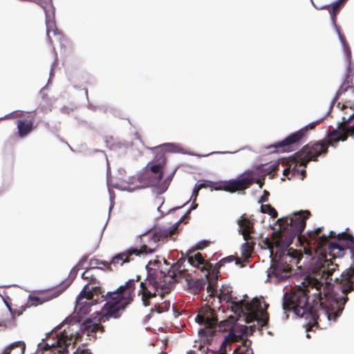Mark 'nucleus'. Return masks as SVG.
Segmentation results:
<instances>
[{
  "label": "nucleus",
  "instance_id": "f257e3e1",
  "mask_svg": "<svg viewBox=\"0 0 354 354\" xmlns=\"http://www.w3.org/2000/svg\"><path fill=\"white\" fill-rule=\"evenodd\" d=\"M185 259H179L173 264L169 270L158 271L156 269H149L147 277L142 279L141 275H136V279H129L125 285L120 286L115 291L107 292L105 296L107 302L103 306L101 311L96 312L99 323H95L91 319L84 321L79 328V320L73 317H67L64 322L57 326L52 335L55 333L57 337L55 343H39L38 349L41 351H50V354H68V347L75 344L82 337V334L95 337L100 332H104V327L100 322H106L110 318H118L126 306L133 300L132 295L135 290V281H140V288L138 290L142 304L145 306L151 305V300L158 295L162 298L165 294L170 292L176 280V277L180 275L185 269L183 268ZM73 354H92L89 349L84 346H79Z\"/></svg>",
  "mask_w": 354,
  "mask_h": 354
},
{
  "label": "nucleus",
  "instance_id": "f03ea898",
  "mask_svg": "<svg viewBox=\"0 0 354 354\" xmlns=\"http://www.w3.org/2000/svg\"><path fill=\"white\" fill-rule=\"evenodd\" d=\"M311 213L308 210H301L294 213L290 217L279 218V230L277 243L284 247H289L293 239L297 237L304 253L309 256L314 252L318 256V262L323 275L326 279H332L330 277L338 267L333 260L343 257L348 248L345 242H340L335 232L330 231L328 236H320L324 227L308 232L306 235L301 232L306 227V220Z\"/></svg>",
  "mask_w": 354,
  "mask_h": 354
},
{
  "label": "nucleus",
  "instance_id": "7ed1b4c3",
  "mask_svg": "<svg viewBox=\"0 0 354 354\" xmlns=\"http://www.w3.org/2000/svg\"><path fill=\"white\" fill-rule=\"evenodd\" d=\"M303 288L286 292L283 297V308L292 312L296 316L304 318L306 332L324 327L322 322L335 321L342 313L347 297L343 304H339L328 292L321 291L322 282L313 277H306L302 282Z\"/></svg>",
  "mask_w": 354,
  "mask_h": 354
},
{
  "label": "nucleus",
  "instance_id": "20e7f679",
  "mask_svg": "<svg viewBox=\"0 0 354 354\" xmlns=\"http://www.w3.org/2000/svg\"><path fill=\"white\" fill-rule=\"evenodd\" d=\"M348 136H354V113L347 118L342 117L337 129L329 131L326 138L315 142H310L295 153L293 158L299 162V166L306 167L310 161H316L318 156L326 154L329 146L339 141L346 140Z\"/></svg>",
  "mask_w": 354,
  "mask_h": 354
},
{
  "label": "nucleus",
  "instance_id": "39448f33",
  "mask_svg": "<svg viewBox=\"0 0 354 354\" xmlns=\"http://www.w3.org/2000/svg\"><path fill=\"white\" fill-rule=\"evenodd\" d=\"M178 223L169 226L155 227L141 234L140 248H131L116 254L108 263V268L112 270L111 266L116 268L124 263H129L133 260V256L140 257L154 253L158 250L159 243L166 242L169 237L178 232Z\"/></svg>",
  "mask_w": 354,
  "mask_h": 354
},
{
  "label": "nucleus",
  "instance_id": "423d86ee",
  "mask_svg": "<svg viewBox=\"0 0 354 354\" xmlns=\"http://www.w3.org/2000/svg\"><path fill=\"white\" fill-rule=\"evenodd\" d=\"M175 145L171 143H165L155 147L151 150L155 153L153 160L147 165L146 170L131 179V185L129 189L133 190L149 186H157L163 176V170L166 165V152H174Z\"/></svg>",
  "mask_w": 354,
  "mask_h": 354
},
{
  "label": "nucleus",
  "instance_id": "0eeeda50",
  "mask_svg": "<svg viewBox=\"0 0 354 354\" xmlns=\"http://www.w3.org/2000/svg\"><path fill=\"white\" fill-rule=\"evenodd\" d=\"M218 296L220 301L228 304L231 310L236 315L244 317L245 322L250 324L257 321L260 327L267 325L269 321V315L266 310H263L259 299H254L250 302L245 300L236 301V297H232L231 290H221Z\"/></svg>",
  "mask_w": 354,
  "mask_h": 354
},
{
  "label": "nucleus",
  "instance_id": "6e6552de",
  "mask_svg": "<svg viewBox=\"0 0 354 354\" xmlns=\"http://www.w3.org/2000/svg\"><path fill=\"white\" fill-rule=\"evenodd\" d=\"M302 257L301 251L292 248L282 252L278 259L272 263V274L280 279L288 278L294 266L300 267L298 264Z\"/></svg>",
  "mask_w": 354,
  "mask_h": 354
},
{
  "label": "nucleus",
  "instance_id": "1a4fd4ad",
  "mask_svg": "<svg viewBox=\"0 0 354 354\" xmlns=\"http://www.w3.org/2000/svg\"><path fill=\"white\" fill-rule=\"evenodd\" d=\"M187 261L193 267L200 270L205 277V281L208 285L207 290L210 296H214L216 290V283L218 274L213 273L212 264L205 259L202 254L190 251L187 254Z\"/></svg>",
  "mask_w": 354,
  "mask_h": 354
},
{
  "label": "nucleus",
  "instance_id": "9d476101",
  "mask_svg": "<svg viewBox=\"0 0 354 354\" xmlns=\"http://www.w3.org/2000/svg\"><path fill=\"white\" fill-rule=\"evenodd\" d=\"M337 239L340 242H345L346 247L350 250L351 258L353 262V266H351L348 269L346 270L341 274V281H345L342 288V291L344 295L343 297H337L333 292H330L329 288L326 286H325V292H328L330 295H332L334 298L337 299L339 304H343L344 297H346L348 298L347 294L353 290V281L351 279L354 275V237L352 234L346 232H343L338 235Z\"/></svg>",
  "mask_w": 354,
  "mask_h": 354
},
{
  "label": "nucleus",
  "instance_id": "9b49d317",
  "mask_svg": "<svg viewBox=\"0 0 354 354\" xmlns=\"http://www.w3.org/2000/svg\"><path fill=\"white\" fill-rule=\"evenodd\" d=\"M104 298L103 292L100 286L92 287L91 289L86 284L79 294L75 305V312L79 317L87 315L91 307L98 302L99 297Z\"/></svg>",
  "mask_w": 354,
  "mask_h": 354
},
{
  "label": "nucleus",
  "instance_id": "f8f14e48",
  "mask_svg": "<svg viewBox=\"0 0 354 354\" xmlns=\"http://www.w3.org/2000/svg\"><path fill=\"white\" fill-rule=\"evenodd\" d=\"M325 118L317 120L301 128L297 131L290 134L284 140L270 146L268 148H275L277 151L289 152L296 150L301 140L307 137L308 129H314L317 125L324 120Z\"/></svg>",
  "mask_w": 354,
  "mask_h": 354
},
{
  "label": "nucleus",
  "instance_id": "ddd939ff",
  "mask_svg": "<svg viewBox=\"0 0 354 354\" xmlns=\"http://www.w3.org/2000/svg\"><path fill=\"white\" fill-rule=\"evenodd\" d=\"M254 183L252 178L240 177L238 179L230 180L222 183V185L216 188V189H223L228 192H235L236 191H242L250 187Z\"/></svg>",
  "mask_w": 354,
  "mask_h": 354
},
{
  "label": "nucleus",
  "instance_id": "4468645a",
  "mask_svg": "<svg viewBox=\"0 0 354 354\" xmlns=\"http://www.w3.org/2000/svg\"><path fill=\"white\" fill-rule=\"evenodd\" d=\"M197 323L204 325L205 328L212 329L217 324L218 319L214 311L209 307L202 308L196 317Z\"/></svg>",
  "mask_w": 354,
  "mask_h": 354
},
{
  "label": "nucleus",
  "instance_id": "2eb2a0df",
  "mask_svg": "<svg viewBox=\"0 0 354 354\" xmlns=\"http://www.w3.org/2000/svg\"><path fill=\"white\" fill-rule=\"evenodd\" d=\"M46 35L50 45L54 48V41L58 42L61 46L65 45L66 41L62 32L56 27L55 20L48 21L46 23Z\"/></svg>",
  "mask_w": 354,
  "mask_h": 354
},
{
  "label": "nucleus",
  "instance_id": "dca6fc26",
  "mask_svg": "<svg viewBox=\"0 0 354 354\" xmlns=\"http://www.w3.org/2000/svg\"><path fill=\"white\" fill-rule=\"evenodd\" d=\"M16 124L18 129L17 134L19 138L27 136L34 129L33 119L30 117L18 120Z\"/></svg>",
  "mask_w": 354,
  "mask_h": 354
},
{
  "label": "nucleus",
  "instance_id": "f3484780",
  "mask_svg": "<svg viewBox=\"0 0 354 354\" xmlns=\"http://www.w3.org/2000/svg\"><path fill=\"white\" fill-rule=\"evenodd\" d=\"M239 232L243 235L244 240L251 239V234L254 232V223L248 217L242 216L238 221Z\"/></svg>",
  "mask_w": 354,
  "mask_h": 354
},
{
  "label": "nucleus",
  "instance_id": "a211bd4d",
  "mask_svg": "<svg viewBox=\"0 0 354 354\" xmlns=\"http://www.w3.org/2000/svg\"><path fill=\"white\" fill-rule=\"evenodd\" d=\"M33 1L44 9L46 15V23L55 19V8L53 0H33Z\"/></svg>",
  "mask_w": 354,
  "mask_h": 354
},
{
  "label": "nucleus",
  "instance_id": "6ab92c4d",
  "mask_svg": "<svg viewBox=\"0 0 354 354\" xmlns=\"http://www.w3.org/2000/svg\"><path fill=\"white\" fill-rule=\"evenodd\" d=\"M347 0H338L332 5H327L323 7L324 9H327L330 14L333 23L336 26L337 15L344 6Z\"/></svg>",
  "mask_w": 354,
  "mask_h": 354
},
{
  "label": "nucleus",
  "instance_id": "aec40b11",
  "mask_svg": "<svg viewBox=\"0 0 354 354\" xmlns=\"http://www.w3.org/2000/svg\"><path fill=\"white\" fill-rule=\"evenodd\" d=\"M235 261L236 264L239 265L241 263V259L234 255H230L221 259L214 266H212L213 273L215 274H219V269L224 266L226 263H231Z\"/></svg>",
  "mask_w": 354,
  "mask_h": 354
},
{
  "label": "nucleus",
  "instance_id": "412c9836",
  "mask_svg": "<svg viewBox=\"0 0 354 354\" xmlns=\"http://www.w3.org/2000/svg\"><path fill=\"white\" fill-rule=\"evenodd\" d=\"M353 77L346 76V78L341 86L338 89L336 93V95L333 99V103L335 104L336 101L339 99V97L347 91L348 88H351L353 86Z\"/></svg>",
  "mask_w": 354,
  "mask_h": 354
},
{
  "label": "nucleus",
  "instance_id": "4be33fe9",
  "mask_svg": "<svg viewBox=\"0 0 354 354\" xmlns=\"http://www.w3.org/2000/svg\"><path fill=\"white\" fill-rule=\"evenodd\" d=\"M237 340L236 335L232 332H230L227 337L223 341L219 350L218 351V354H225L227 353V348L228 346L232 342H235Z\"/></svg>",
  "mask_w": 354,
  "mask_h": 354
},
{
  "label": "nucleus",
  "instance_id": "5701e85b",
  "mask_svg": "<svg viewBox=\"0 0 354 354\" xmlns=\"http://www.w3.org/2000/svg\"><path fill=\"white\" fill-rule=\"evenodd\" d=\"M95 272H96L93 271L92 268H86L85 271L82 274V279L88 281L86 284H88V287L90 284H99Z\"/></svg>",
  "mask_w": 354,
  "mask_h": 354
},
{
  "label": "nucleus",
  "instance_id": "b1692460",
  "mask_svg": "<svg viewBox=\"0 0 354 354\" xmlns=\"http://www.w3.org/2000/svg\"><path fill=\"white\" fill-rule=\"evenodd\" d=\"M206 281L203 279L196 280L192 279L188 281L189 289L192 290L194 292H199L201 290H203Z\"/></svg>",
  "mask_w": 354,
  "mask_h": 354
},
{
  "label": "nucleus",
  "instance_id": "393cba45",
  "mask_svg": "<svg viewBox=\"0 0 354 354\" xmlns=\"http://www.w3.org/2000/svg\"><path fill=\"white\" fill-rule=\"evenodd\" d=\"M252 342L245 340L241 346L234 351L233 354H254L251 348Z\"/></svg>",
  "mask_w": 354,
  "mask_h": 354
},
{
  "label": "nucleus",
  "instance_id": "a878e982",
  "mask_svg": "<svg viewBox=\"0 0 354 354\" xmlns=\"http://www.w3.org/2000/svg\"><path fill=\"white\" fill-rule=\"evenodd\" d=\"M254 249V243L246 241L242 245L241 247V254L244 257V259H247L250 257L251 253L252 252Z\"/></svg>",
  "mask_w": 354,
  "mask_h": 354
},
{
  "label": "nucleus",
  "instance_id": "bb28decb",
  "mask_svg": "<svg viewBox=\"0 0 354 354\" xmlns=\"http://www.w3.org/2000/svg\"><path fill=\"white\" fill-rule=\"evenodd\" d=\"M261 212L263 214H269L273 218L278 216L277 210L270 204H262L261 205Z\"/></svg>",
  "mask_w": 354,
  "mask_h": 354
},
{
  "label": "nucleus",
  "instance_id": "cd10ccee",
  "mask_svg": "<svg viewBox=\"0 0 354 354\" xmlns=\"http://www.w3.org/2000/svg\"><path fill=\"white\" fill-rule=\"evenodd\" d=\"M25 346H26L24 342H15L10 344L8 346H7L1 354H10L12 350L16 348H19L22 351H24L25 350Z\"/></svg>",
  "mask_w": 354,
  "mask_h": 354
},
{
  "label": "nucleus",
  "instance_id": "c85d7f7f",
  "mask_svg": "<svg viewBox=\"0 0 354 354\" xmlns=\"http://www.w3.org/2000/svg\"><path fill=\"white\" fill-rule=\"evenodd\" d=\"M103 267L108 268V262L100 261L96 259H91L90 260L88 268H92L93 271L97 272V269L102 268Z\"/></svg>",
  "mask_w": 354,
  "mask_h": 354
},
{
  "label": "nucleus",
  "instance_id": "c756f323",
  "mask_svg": "<svg viewBox=\"0 0 354 354\" xmlns=\"http://www.w3.org/2000/svg\"><path fill=\"white\" fill-rule=\"evenodd\" d=\"M69 286V284H66L65 283H62L59 286L56 288L55 290H52L50 291L51 294L50 299L55 298L60 295Z\"/></svg>",
  "mask_w": 354,
  "mask_h": 354
},
{
  "label": "nucleus",
  "instance_id": "7c9ffc66",
  "mask_svg": "<svg viewBox=\"0 0 354 354\" xmlns=\"http://www.w3.org/2000/svg\"><path fill=\"white\" fill-rule=\"evenodd\" d=\"M7 306H8L9 311L10 313V315H11L10 319H8V321H12L14 323V326H15V316H19L20 315H21L23 311L24 310V308H21L19 310H17V309H12L8 304H7Z\"/></svg>",
  "mask_w": 354,
  "mask_h": 354
},
{
  "label": "nucleus",
  "instance_id": "2f4dec72",
  "mask_svg": "<svg viewBox=\"0 0 354 354\" xmlns=\"http://www.w3.org/2000/svg\"><path fill=\"white\" fill-rule=\"evenodd\" d=\"M205 187V185L204 183H197L196 184L194 189L192 192V198H193V201H196V198L198 195V192L202 188Z\"/></svg>",
  "mask_w": 354,
  "mask_h": 354
},
{
  "label": "nucleus",
  "instance_id": "473e14b6",
  "mask_svg": "<svg viewBox=\"0 0 354 354\" xmlns=\"http://www.w3.org/2000/svg\"><path fill=\"white\" fill-rule=\"evenodd\" d=\"M87 261V257L84 256L80 260V261L78 262V263L73 268V270H71V272H75V273H77V271L82 268H83V266L84 264V263H86Z\"/></svg>",
  "mask_w": 354,
  "mask_h": 354
},
{
  "label": "nucleus",
  "instance_id": "72a5a7b5",
  "mask_svg": "<svg viewBox=\"0 0 354 354\" xmlns=\"http://www.w3.org/2000/svg\"><path fill=\"white\" fill-rule=\"evenodd\" d=\"M169 301H165L164 306L161 307L160 305H156L155 308L158 313H162L164 310H168L169 308Z\"/></svg>",
  "mask_w": 354,
  "mask_h": 354
},
{
  "label": "nucleus",
  "instance_id": "f704fd0d",
  "mask_svg": "<svg viewBox=\"0 0 354 354\" xmlns=\"http://www.w3.org/2000/svg\"><path fill=\"white\" fill-rule=\"evenodd\" d=\"M290 161L292 162L291 163L292 165L294 164L293 167L291 166L290 172L292 173V175H295L297 172L299 173V169L297 168V167H298L297 164L299 165V162L295 160L293 156L291 157Z\"/></svg>",
  "mask_w": 354,
  "mask_h": 354
},
{
  "label": "nucleus",
  "instance_id": "c9c22d12",
  "mask_svg": "<svg viewBox=\"0 0 354 354\" xmlns=\"http://www.w3.org/2000/svg\"><path fill=\"white\" fill-rule=\"evenodd\" d=\"M279 165L276 164H273L267 167L264 171L267 173V174H271L272 172H274L278 170Z\"/></svg>",
  "mask_w": 354,
  "mask_h": 354
},
{
  "label": "nucleus",
  "instance_id": "e433bc0d",
  "mask_svg": "<svg viewBox=\"0 0 354 354\" xmlns=\"http://www.w3.org/2000/svg\"><path fill=\"white\" fill-rule=\"evenodd\" d=\"M269 196H270L269 192L267 190H264L263 194L259 199L258 203H261V205H262L263 203L267 202L268 201Z\"/></svg>",
  "mask_w": 354,
  "mask_h": 354
},
{
  "label": "nucleus",
  "instance_id": "4c0bfd02",
  "mask_svg": "<svg viewBox=\"0 0 354 354\" xmlns=\"http://www.w3.org/2000/svg\"><path fill=\"white\" fill-rule=\"evenodd\" d=\"M344 51L346 54L347 62H350L351 60L352 55H351V50L348 45H346L345 46H343Z\"/></svg>",
  "mask_w": 354,
  "mask_h": 354
},
{
  "label": "nucleus",
  "instance_id": "58836bf2",
  "mask_svg": "<svg viewBox=\"0 0 354 354\" xmlns=\"http://www.w3.org/2000/svg\"><path fill=\"white\" fill-rule=\"evenodd\" d=\"M29 302H31V305L37 306L38 304H41L43 301H41L39 297L32 296L30 297Z\"/></svg>",
  "mask_w": 354,
  "mask_h": 354
},
{
  "label": "nucleus",
  "instance_id": "ea45409f",
  "mask_svg": "<svg viewBox=\"0 0 354 354\" xmlns=\"http://www.w3.org/2000/svg\"><path fill=\"white\" fill-rule=\"evenodd\" d=\"M0 327H3L4 328H12L14 327V323L12 321H0Z\"/></svg>",
  "mask_w": 354,
  "mask_h": 354
},
{
  "label": "nucleus",
  "instance_id": "a19ab883",
  "mask_svg": "<svg viewBox=\"0 0 354 354\" xmlns=\"http://www.w3.org/2000/svg\"><path fill=\"white\" fill-rule=\"evenodd\" d=\"M347 76L353 77L354 76V66L351 63V60L348 62V67H347Z\"/></svg>",
  "mask_w": 354,
  "mask_h": 354
},
{
  "label": "nucleus",
  "instance_id": "79ce46f5",
  "mask_svg": "<svg viewBox=\"0 0 354 354\" xmlns=\"http://www.w3.org/2000/svg\"><path fill=\"white\" fill-rule=\"evenodd\" d=\"M209 243V241H203L197 243L196 245V250H203L205 247H207Z\"/></svg>",
  "mask_w": 354,
  "mask_h": 354
},
{
  "label": "nucleus",
  "instance_id": "37998d69",
  "mask_svg": "<svg viewBox=\"0 0 354 354\" xmlns=\"http://www.w3.org/2000/svg\"><path fill=\"white\" fill-rule=\"evenodd\" d=\"M337 32H338L339 40L341 41L342 46H345L346 45H348V43L347 42L345 37L342 34L340 33L339 29H337Z\"/></svg>",
  "mask_w": 354,
  "mask_h": 354
},
{
  "label": "nucleus",
  "instance_id": "c03bdc74",
  "mask_svg": "<svg viewBox=\"0 0 354 354\" xmlns=\"http://www.w3.org/2000/svg\"><path fill=\"white\" fill-rule=\"evenodd\" d=\"M172 176L167 177L162 183V187L164 189H167L169 184L170 183V181L171 180Z\"/></svg>",
  "mask_w": 354,
  "mask_h": 354
},
{
  "label": "nucleus",
  "instance_id": "a18cd8bd",
  "mask_svg": "<svg viewBox=\"0 0 354 354\" xmlns=\"http://www.w3.org/2000/svg\"><path fill=\"white\" fill-rule=\"evenodd\" d=\"M292 164H290V167L288 168H286L283 170V174L288 177V179H290V177H288V174L290 173V168H291Z\"/></svg>",
  "mask_w": 354,
  "mask_h": 354
},
{
  "label": "nucleus",
  "instance_id": "49530a36",
  "mask_svg": "<svg viewBox=\"0 0 354 354\" xmlns=\"http://www.w3.org/2000/svg\"><path fill=\"white\" fill-rule=\"evenodd\" d=\"M197 206H198V205L196 203H195V201H194L193 203L192 204V207H191L190 209L187 212V213H189L192 209H196Z\"/></svg>",
  "mask_w": 354,
  "mask_h": 354
},
{
  "label": "nucleus",
  "instance_id": "de8ad7c7",
  "mask_svg": "<svg viewBox=\"0 0 354 354\" xmlns=\"http://www.w3.org/2000/svg\"><path fill=\"white\" fill-rule=\"evenodd\" d=\"M299 172L301 173V174L302 175L303 178L306 176V171L305 169H301V171H299Z\"/></svg>",
  "mask_w": 354,
  "mask_h": 354
},
{
  "label": "nucleus",
  "instance_id": "09e8293b",
  "mask_svg": "<svg viewBox=\"0 0 354 354\" xmlns=\"http://www.w3.org/2000/svg\"><path fill=\"white\" fill-rule=\"evenodd\" d=\"M256 183H258V184L259 185L260 188H262L263 185V182H261L260 180H256Z\"/></svg>",
  "mask_w": 354,
  "mask_h": 354
},
{
  "label": "nucleus",
  "instance_id": "8fccbe9b",
  "mask_svg": "<svg viewBox=\"0 0 354 354\" xmlns=\"http://www.w3.org/2000/svg\"><path fill=\"white\" fill-rule=\"evenodd\" d=\"M150 176H150L151 178H154V177H156L155 174H151Z\"/></svg>",
  "mask_w": 354,
  "mask_h": 354
},
{
  "label": "nucleus",
  "instance_id": "3c124183",
  "mask_svg": "<svg viewBox=\"0 0 354 354\" xmlns=\"http://www.w3.org/2000/svg\"><path fill=\"white\" fill-rule=\"evenodd\" d=\"M306 337H307L308 338H310V335H309V334H307V335H306Z\"/></svg>",
  "mask_w": 354,
  "mask_h": 354
},
{
  "label": "nucleus",
  "instance_id": "603ef678",
  "mask_svg": "<svg viewBox=\"0 0 354 354\" xmlns=\"http://www.w3.org/2000/svg\"><path fill=\"white\" fill-rule=\"evenodd\" d=\"M346 106L345 105H343L342 109H346Z\"/></svg>",
  "mask_w": 354,
  "mask_h": 354
},
{
  "label": "nucleus",
  "instance_id": "864d4df0",
  "mask_svg": "<svg viewBox=\"0 0 354 354\" xmlns=\"http://www.w3.org/2000/svg\"><path fill=\"white\" fill-rule=\"evenodd\" d=\"M351 109L354 110V108L351 107Z\"/></svg>",
  "mask_w": 354,
  "mask_h": 354
}]
</instances>
